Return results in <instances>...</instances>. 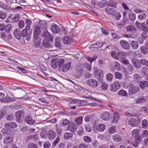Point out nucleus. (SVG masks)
Here are the masks:
<instances>
[{"instance_id":"1","label":"nucleus","mask_w":148,"mask_h":148,"mask_svg":"<svg viewBox=\"0 0 148 148\" xmlns=\"http://www.w3.org/2000/svg\"><path fill=\"white\" fill-rule=\"evenodd\" d=\"M93 70L95 78L100 82L102 81L103 76V70H99L96 67H94Z\"/></svg>"},{"instance_id":"2","label":"nucleus","mask_w":148,"mask_h":148,"mask_svg":"<svg viewBox=\"0 0 148 148\" xmlns=\"http://www.w3.org/2000/svg\"><path fill=\"white\" fill-rule=\"evenodd\" d=\"M25 116V112L23 110L16 111L15 114L16 121L19 123H21L23 120Z\"/></svg>"},{"instance_id":"3","label":"nucleus","mask_w":148,"mask_h":148,"mask_svg":"<svg viewBox=\"0 0 148 148\" xmlns=\"http://www.w3.org/2000/svg\"><path fill=\"white\" fill-rule=\"evenodd\" d=\"M87 85L90 87L92 88H95L98 86V82L95 79H88L87 81Z\"/></svg>"},{"instance_id":"4","label":"nucleus","mask_w":148,"mask_h":148,"mask_svg":"<svg viewBox=\"0 0 148 148\" xmlns=\"http://www.w3.org/2000/svg\"><path fill=\"white\" fill-rule=\"evenodd\" d=\"M139 90V88L136 86H134L133 85H131L129 89V93L130 95L137 93Z\"/></svg>"},{"instance_id":"5","label":"nucleus","mask_w":148,"mask_h":148,"mask_svg":"<svg viewBox=\"0 0 148 148\" xmlns=\"http://www.w3.org/2000/svg\"><path fill=\"white\" fill-rule=\"evenodd\" d=\"M120 87V85L118 82H114L110 86V90L111 91L115 92L118 90Z\"/></svg>"},{"instance_id":"6","label":"nucleus","mask_w":148,"mask_h":148,"mask_svg":"<svg viewBox=\"0 0 148 148\" xmlns=\"http://www.w3.org/2000/svg\"><path fill=\"white\" fill-rule=\"evenodd\" d=\"M79 103L80 106H84L86 105V100H79L78 99L75 100H72V101L69 103V105L71 106V104L73 103Z\"/></svg>"},{"instance_id":"7","label":"nucleus","mask_w":148,"mask_h":148,"mask_svg":"<svg viewBox=\"0 0 148 148\" xmlns=\"http://www.w3.org/2000/svg\"><path fill=\"white\" fill-rule=\"evenodd\" d=\"M119 43L121 46L125 49L128 50L130 48V45L125 40H121L120 41Z\"/></svg>"},{"instance_id":"8","label":"nucleus","mask_w":148,"mask_h":148,"mask_svg":"<svg viewBox=\"0 0 148 148\" xmlns=\"http://www.w3.org/2000/svg\"><path fill=\"white\" fill-rule=\"evenodd\" d=\"M67 129L69 130L74 132L76 131L77 127L74 123L70 122L68 125Z\"/></svg>"},{"instance_id":"9","label":"nucleus","mask_w":148,"mask_h":148,"mask_svg":"<svg viewBox=\"0 0 148 148\" xmlns=\"http://www.w3.org/2000/svg\"><path fill=\"white\" fill-rule=\"evenodd\" d=\"M56 136V132L52 130H49L47 132V136L48 138L53 140Z\"/></svg>"},{"instance_id":"10","label":"nucleus","mask_w":148,"mask_h":148,"mask_svg":"<svg viewBox=\"0 0 148 148\" xmlns=\"http://www.w3.org/2000/svg\"><path fill=\"white\" fill-rule=\"evenodd\" d=\"M41 32L40 27L38 26L35 27L34 30V39H37L38 38V34H39Z\"/></svg>"},{"instance_id":"11","label":"nucleus","mask_w":148,"mask_h":148,"mask_svg":"<svg viewBox=\"0 0 148 148\" xmlns=\"http://www.w3.org/2000/svg\"><path fill=\"white\" fill-rule=\"evenodd\" d=\"M51 29V31L55 34L58 33L60 31L59 26L54 23L52 24Z\"/></svg>"},{"instance_id":"12","label":"nucleus","mask_w":148,"mask_h":148,"mask_svg":"<svg viewBox=\"0 0 148 148\" xmlns=\"http://www.w3.org/2000/svg\"><path fill=\"white\" fill-rule=\"evenodd\" d=\"M24 121L27 124L30 125H33L35 122V121L33 119L32 117L30 116H26L24 119Z\"/></svg>"},{"instance_id":"13","label":"nucleus","mask_w":148,"mask_h":148,"mask_svg":"<svg viewBox=\"0 0 148 148\" xmlns=\"http://www.w3.org/2000/svg\"><path fill=\"white\" fill-rule=\"evenodd\" d=\"M13 141V139L12 136H8L5 137L3 140L4 143L7 145L12 144Z\"/></svg>"},{"instance_id":"14","label":"nucleus","mask_w":148,"mask_h":148,"mask_svg":"<svg viewBox=\"0 0 148 148\" xmlns=\"http://www.w3.org/2000/svg\"><path fill=\"white\" fill-rule=\"evenodd\" d=\"M21 31L19 29H16L14 31L13 34L15 38L18 40H20L21 38Z\"/></svg>"},{"instance_id":"15","label":"nucleus","mask_w":148,"mask_h":148,"mask_svg":"<svg viewBox=\"0 0 148 148\" xmlns=\"http://www.w3.org/2000/svg\"><path fill=\"white\" fill-rule=\"evenodd\" d=\"M17 127L16 123L14 122H11L6 123L4 125V127L6 128H14Z\"/></svg>"},{"instance_id":"16","label":"nucleus","mask_w":148,"mask_h":148,"mask_svg":"<svg viewBox=\"0 0 148 148\" xmlns=\"http://www.w3.org/2000/svg\"><path fill=\"white\" fill-rule=\"evenodd\" d=\"M101 119L104 120L108 121L110 120V113L107 112H104L102 113L101 115Z\"/></svg>"},{"instance_id":"17","label":"nucleus","mask_w":148,"mask_h":148,"mask_svg":"<svg viewBox=\"0 0 148 148\" xmlns=\"http://www.w3.org/2000/svg\"><path fill=\"white\" fill-rule=\"evenodd\" d=\"M135 142V143H133L132 145L135 147H137L138 146L139 143L141 141V137L139 136H137L133 137Z\"/></svg>"},{"instance_id":"18","label":"nucleus","mask_w":148,"mask_h":148,"mask_svg":"<svg viewBox=\"0 0 148 148\" xmlns=\"http://www.w3.org/2000/svg\"><path fill=\"white\" fill-rule=\"evenodd\" d=\"M129 124L133 127L137 126L138 124V121L136 119L132 118L130 119L128 121Z\"/></svg>"},{"instance_id":"19","label":"nucleus","mask_w":148,"mask_h":148,"mask_svg":"<svg viewBox=\"0 0 148 148\" xmlns=\"http://www.w3.org/2000/svg\"><path fill=\"white\" fill-rule=\"evenodd\" d=\"M132 61L136 69H139L140 68V63L138 60L133 58L132 59Z\"/></svg>"},{"instance_id":"20","label":"nucleus","mask_w":148,"mask_h":148,"mask_svg":"<svg viewBox=\"0 0 148 148\" xmlns=\"http://www.w3.org/2000/svg\"><path fill=\"white\" fill-rule=\"evenodd\" d=\"M119 117L117 112H115L113 114V116L111 119L112 122L114 124L116 123L119 119Z\"/></svg>"},{"instance_id":"21","label":"nucleus","mask_w":148,"mask_h":148,"mask_svg":"<svg viewBox=\"0 0 148 148\" xmlns=\"http://www.w3.org/2000/svg\"><path fill=\"white\" fill-rule=\"evenodd\" d=\"M126 31L129 32H135L137 31L136 28L132 25H130L126 27Z\"/></svg>"},{"instance_id":"22","label":"nucleus","mask_w":148,"mask_h":148,"mask_svg":"<svg viewBox=\"0 0 148 148\" xmlns=\"http://www.w3.org/2000/svg\"><path fill=\"white\" fill-rule=\"evenodd\" d=\"M43 35L45 38H47L50 41H51L53 40V38L51 35L47 30L44 31Z\"/></svg>"},{"instance_id":"23","label":"nucleus","mask_w":148,"mask_h":148,"mask_svg":"<svg viewBox=\"0 0 148 148\" xmlns=\"http://www.w3.org/2000/svg\"><path fill=\"white\" fill-rule=\"evenodd\" d=\"M112 138L113 140L116 142H121L122 140V137L120 135L115 134L112 136Z\"/></svg>"},{"instance_id":"24","label":"nucleus","mask_w":148,"mask_h":148,"mask_svg":"<svg viewBox=\"0 0 148 148\" xmlns=\"http://www.w3.org/2000/svg\"><path fill=\"white\" fill-rule=\"evenodd\" d=\"M71 64V62L66 63L63 65L62 67V71L64 72H66L69 70Z\"/></svg>"},{"instance_id":"25","label":"nucleus","mask_w":148,"mask_h":148,"mask_svg":"<svg viewBox=\"0 0 148 148\" xmlns=\"http://www.w3.org/2000/svg\"><path fill=\"white\" fill-rule=\"evenodd\" d=\"M105 129V126L103 124H99L96 127L97 131L102 132H103Z\"/></svg>"},{"instance_id":"26","label":"nucleus","mask_w":148,"mask_h":148,"mask_svg":"<svg viewBox=\"0 0 148 148\" xmlns=\"http://www.w3.org/2000/svg\"><path fill=\"white\" fill-rule=\"evenodd\" d=\"M62 41L65 44H69L72 42V39L67 36H65Z\"/></svg>"},{"instance_id":"27","label":"nucleus","mask_w":148,"mask_h":148,"mask_svg":"<svg viewBox=\"0 0 148 148\" xmlns=\"http://www.w3.org/2000/svg\"><path fill=\"white\" fill-rule=\"evenodd\" d=\"M57 65L59 69L61 68L62 66L64 63V60L63 59H57Z\"/></svg>"},{"instance_id":"28","label":"nucleus","mask_w":148,"mask_h":148,"mask_svg":"<svg viewBox=\"0 0 148 148\" xmlns=\"http://www.w3.org/2000/svg\"><path fill=\"white\" fill-rule=\"evenodd\" d=\"M51 66L54 69H56L58 65H57V59H52L51 61Z\"/></svg>"},{"instance_id":"29","label":"nucleus","mask_w":148,"mask_h":148,"mask_svg":"<svg viewBox=\"0 0 148 148\" xmlns=\"http://www.w3.org/2000/svg\"><path fill=\"white\" fill-rule=\"evenodd\" d=\"M117 4V3L116 2L114 1H111L107 3L106 5L108 7L116 8Z\"/></svg>"},{"instance_id":"30","label":"nucleus","mask_w":148,"mask_h":148,"mask_svg":"<svg viewBox=\"0 0 148 148\" xmlns=\"http://www.w3.org/2000/svg\"><path fill=\"white\" fill-rule=\"evenodd\" d=\"M140 130L138 129H135L132 132V135L133 137L139 136Z\"/></svg>"},{"instance_id":"31","label":"nucleus","mask_w":148,"mask_h":148,"mask_svg":"<svg viewBox=\"0 0 148 148\" xmlns=\"http://www.w3.org/2000/svg\"><path fill=\"white\" fill-rule=\"evenodd\" d=\"M42 45L45 48L50 47L51 46L50 43L47 40H43Z\"/></svg>"},{"instance_id":"32","label":"nucleus","mask_w":148,"mask_h":148,"mask_svg":"<svg viewBox=\"0 0 148 148\" xmlns=\"http://www.w3.org/2000/svg\"><path fill=\"white\" fill-rule=\"evenodd\" d=\"M139 85L141 88L144 89L145 87L148 86V83L146 81H141L139 82Z\"/></svg>"},{"instance_id":"33","label":"nucleus","mask_w":148,"mask_h":148,"mask_svg":"<svg viewBox=\"0 0 148 148\" xmlns=\"http://www.w3.org/2000/svg\"><path fill=\"white\" fill-rule=\"evenodd\" d=\"M105 11L108 14L110 15H112L114 13V11L113 9H111L109 7L106 8Z\"/></svg>"},{"instance_id":"34","label":"nucleus","mask_w":148,"mask_h":148,"mask_svg":"<svg viewBox=\"0 0 148 148\" xmlns=\"http://www.w3.org/2000/svg\"><path fill=\"white\" fill-rule=\"evenodd\" d=\"M113 75L110 73H107L106 76V78L107 81L109 82H111L113 79Z\"/></svg>"},{"instance_id":"35","label":"nucleus","mask_w":148,"mask_h":148,"mask_svg":"<svg viewBox=\"0 0 148 148\" xmlns=\"http://www.w3.org/2000/svg\"><path fill=\"white\" fill-rule=\"evenodd\" d=\"M73 134L72 133H69L66 132L64 133V138L65 139H67L71 138L72 137Z\"/></svg>"},{"instance_id":"36","label":"nucleus","mask_w":148,"mask_h":148,"mask_svg":"<svg viewBox=\"0 0 148 148\" xmlns=\"http://www.w3.org/2000/svg\"><path fill=\"white\" fill-rule=\"evenodd\" d=\"M140 51L141 52L144 54L147 53L148 51L146 47L144 46H142L140 47Z\"/></svg>"},{"instance_id":"37","label":"nucleus","mask_w":148,"mask_h":148,"mask_svg":"<svg viewBox=\"0 0 148 148\" xmlns=\"http://www.w3.org/2000/svg\"><path fill=\"white\" fill-rule=\"evenodd\" d=\"M140 29H142L144 32H147L148 31L147 28L145 26V23L144 22L141 24Z\"/></svg>"},{"instance_id":"38","label":"nucleus","mask_w":148,"mask_h":148,"mask_svg":"<svg viewBox=\"0 0 148 148\" xmlns=\"http://www.w3.org/2000/svg\"><path fill=\"white\" fill-rule=\"evenodd\" d=\"M131 45L134 49H137L138 47V43L136 41L133 40L131 42Z\"/></svg>"},{"instance_id":"39","label":"nucleus","mask_w":148,"mask_h":148,"mask_svg":"<svg viewBox=\"0 0 148 148\" xmlns=\"http://www.w3.org/2000/svg\"><path fill=\"white\" fill-rule=\"evenodd\" d=\"M147 18V15L145 13H141L139 14L138 16V18L140 20L146 19Z\"/></svg>"},{"instance_id":"40","label":"nucleus","mask_w":148,"mask_h":148,"mask_svg":"<svg viewBox=\"0 0 148 148\" xmlns=\"http://www.w3.org/2000/svg\"><path fill=\"white\" fill-rule=\"evenodd\" d=\"M82 116L79 117L75 119V122L77 125H80L82 123Z\"/></svg>"},{"instance_id":"41","label":"nucleus","mask_w":148,"mask_h":148,"mask_svg":"<svg viewBox=\"0 0 148 148\" xmlns=\"http://www.w3.org/2000/svg\"><path fill=\"white\" fill-rule=\"evenodd\" d=\"M119 57H120L121 59L125 58L126 55L125 52L123 51H120L118 53Z\"/></svg>"},{"instance_id":"42","label":"nucleus","mask_w":148,"mask_h":148,"mask_svg":"<svg viewBox=\"0 0 148 148\" xmlns=\"http://www.w3.org/2000/svg\"><path fill=\"white\" fill-rule=\"evenodd\" d=\"M69 121L66 119H64L62 123H61L60 125L61 126L63 127V126L66 125L69 123Z\"/></svg>"},{"instance_id":"43","label":"nucleus","mask_w":148,"mask_h":148,"mask_svg":"<svg viewBox=\"0 0 148 148\" xmlns=\"http://www.w3.org/2000/svg\"><path fill=\"white\" fill-rule=\"evenodd\" d=\"M46 99L44 98H42L39 99V100L42 103L44 104L45 105H47L49 103V101H48L47 99V98H46Z\"/></svg>"},{"instance_id":"44","label":"nucleus","mask_w":148,"mask_h":148,"mask_svg":"<svg viewBox=\"0 0 148 148\" xmlns=\"http://www.w3.org/2000/svg\"><path fill=\"white\" fill-rule=\"evenodd\" d=\"M118 95L120 96H126L127 95V92L125 90H121L118 92Z\"/></svg>"},{"instance_id":"45","label":"nucleus","mask_w":148,"mask_h":148,"mask_svg":"<svg viewBox=\"0 0 148 148\" xmlns=\"http://www.w3.org/2000/svg\"><path fill=\"white\" fill-rule=\"evenodd\" d=\"M83 140L85 142L87 143H90L92 141L91 138L87 136H84Z\"/></svg>"},{"instance_id":"46","label":"nucleus","mask_w":148,"mask_h":148,"mask_svg":"<svg viewBox=\"0 0 148 148\" xmlns=\"http://www.w3.org/2000/svg\"><path fill=\"white\" fill-rule=\"evenodd\" d=\"M129 17L131 21H134L136 19V15L134 13L130 14Z\"/></svg>"},{"instance_id":"47","label":"nucleus","mask_w":148,"mask_h":148,"mask_svg":"<svg viewBox=\"0 0 148 148\" xmlns=\"http://www.w3.org/2000/svg\"><path fill=\"white\" fill-rule=\"evenodd\" d=\"M37 145L34 144L33 143H31L28 144V148H37Z\"/></svg>"},{"instance_id":"48","label":"nucleus","mask_w":148,"mask_h":148,"mask_svg":"<svg viewBox=\"0 0 148 148\" xmlns=\"http://www.w3.org/2000/svg\"><path fill=\"white\" fill-rule=\"evenodd\" d=\"M116 131L115 127L114 126L110 127L108 129V132L112 134L114 133Z\"/></svg>"},{"instance_id":"49","label":"nucleus","mask_w":148,"mask_h":148,"mask_svg":"<svg viewBox=\"0 0 148 148\" xmlns=\"http://www.w3.org/2000/svg\"><path fill=\"white\" fill-rule=\"evenodd\" d=\"M147 123L148 122L147 120H143L142 122V124L143 127L144 129H146L147 128Z\"/></svg>"},{"instance_id":"50","label":"nucleus","mask_w":148,"mask_h":148,"mask_svg":"<svg viewBox=\"0 0 148 148\" xmlns=\"http://www.w3.org/2000/svg\"><path fill=\"white\" fill-rule=\"evenodd\" d=\"M115 76L116 78L119 79H120L122 77V74L118 72H116L115 73Z\"/></svg>"},{"instance_id":"51","label":"nucleus","mask_w":148,"mask_h":148,"mask_svg":"<svg viewBox=\"0 0 148 148\" xmlns=\"http://www.w3.org/2000/svg\"><path fill=\"white\" fill-rule=\"evenodd\" d=\"M11 29V25L8 24L5 26V30L7 33L9 32Z\"/></svg>"},{"instance_id":"52","label":"nucleus","mask_w":148,"mask_h":148,"mask_svg":"<svg viewBox=\"0 0 148 148\" xmlns=\"http://www.w3.org/2000/svg\"><path fill=\"white\" fill-rule=\"evenodd\" d=\"M38 38L37 39H35L34 38V43L35 44V46L36 47H38L40 44V42L38 40Z\"/></svg>"},{"instance_id":"53","label":"nucleus","mask_w":148,"mask_h":148,"mask_svg":"<svg viewBox=\"0 0 148 148\" xmlns=\"http://www.w3.org/2000/svg\"><path fill=\"white\" fill-rule=\"evenodd\" d=\"M6 16V14L4 12L0 11V18L3 19Z\"/></svg>"},{"instance_id":"54","label":"nucleus","mask_w":148,"mask_h":148,"mask_svg":"<svg viewBox=\"0 0 148 148\" xmlns=\"http://www.w3.org/2000/svg\"><path fill=\"white\" fill-rule=\"evenodd\" d=\"M84 66L86 69H87V70L88 71H91V65L89 64V63L85 62L84 64Z\"/></svg>"},{"instance_id":"55","label":"nucleus","mask_w":148,"mask_h":148,"mask_svg":"<svg viewBox=\"0 0 148 148\" xmlns=\"http://www.w3.org/2000/svg\"><path fill=\"white\" fill-rule=\"evenodd\" d=\"M141 64L143 65H145L148 67V61L146 60L142 59L140 60Z\"/></svg>"},{"instance_id":"56","label":"nucleus","mask_w":148,"mask_h":148,"mask_svg":"<svg viewBox=\"0 0 148 148\" xmlns=\"http://www.w3.org/2000/svg\"><path fill=\"white\" fill-rule=\"evenodd\" d=\"M31 138H32L34 140L36 141L39 139V137L37 134L31 135L30 136Z\"/></svg>"},{"instance_id":"57","label":"nucleus","mask_w":148,"mask_h":148,"mask_svg":"<svg viewBox=\"0 0 148 148\" xmlns=\"http://www.w3.org/2000/svg\"><path fill=\"white\" fill-rule=\"evenodd\" d=\"M146 101V100L144 97H142L139 99L136 103H142L145 102Z\"/></svg>"},{"instance_id":"58","label":"nucleus","mask_w":148,"mask_h":148,"mask_svg":"<svg viewBox=\"0 0 148 148\" xmlns=\"http://www.w3.org/2000/svg\"><path fill=\"white\" fill-rule=\"evenodd\" d=\"M14 119V115L12 114H9V115H7L6 117V119L9 121H12Z\"/></svg>"},{"instance_id":"59","label":"nucleus","mask_w":148,"mask_h":148,"mask_svg":"<svg viewBox=\"0 0 148 148\" xmlns=\"http://www.w3.org/2000/svg\"><path fill=\"white\" fill-rule=\"evenodd\" d=\"M18 14H16L15 15L14 17L12 19V21L14 22H17L19 19V17H18Z\"/></svg>"},{"instance_id":"60","label":"nucleus","mask_w":148,"mask_h":148,"mask_svg":"<svg viewBox=\"0 0 148 148\" xmlns=\"http://www.w3.org/2000/svg\"><path fill=\"white\" fill-rule=\"evenodd\" d=\"M122 23L124 25L128 24L129 23V21L128 19L126 17L123 18Z\"/></svg>"},{"instance_id":"61","label":"nucleus","mask_w":148,"mask_h":148,"mask_svg":"<svg viewBox=\"0 0 148 148\" xmlns=\"http://www.w3.org/2000/svg\"><path fill=\"white\" fill-rule=\"evenodd\" d=\"M24 23L22 21L20 20L18 23L19 27L20 29H22L24 27Z\"/></svg>"},{"instance_id":"62","label":"nucleus","mask_w":148,"mask_h":148,"mask_svg":"<svg viewBox=\"0 0 148 148\" xmlns=\"http://www.w3.org/2000/svg\"><path fill=\"white\" fill-rule=\"evenodd\" d=\"M108 88V86L105 83H103L101 85V88L103 90H106Z\"/></svg>"},{"instance_id":"63","label":"nucleus","mask_w":148,"mask_h":148,"mask_svg":"<svg viewBox=\"0 0 148 148\" xmlns=\"http://www.w3.org/2000/svg\"><path fill=\"white\" fill-rule=\"evenodd\" d=\"M121 61L124 65H127L129 63V61L127 59H125V58L121 59Z\"/></svg>"},{"instance_id":"64","label":"nucleus","mask_w":148,"mask_h":148,"mask_svg":"<svg viewBox=\"0 0 148 148\" xmlns=\"http://www.w3.org/2000/svg\"><path fill=\"white\" fill-rule=\"evenodd\" d=\"M51 146V143L48 141L45 143L43 145L44 148H49Z\"/></svg>"}]
</instances>
